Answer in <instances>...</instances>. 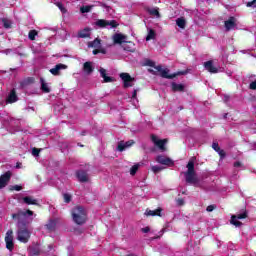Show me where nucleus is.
I'll use <instances>...</instances> for the list:
<instances>
[{
  "label": "nucleus",
  "mask_w": 256,
  "mask_h": 256,
  "mask_svg": "<svg viewBox=\"0 0 256 256\" xmlns=\"http://www.w3.org/2000/svg\"><path fill=\"white\" fill-rule=\"evenodd\" d=\"M12 217L13 219H19L17 239L20 241V243H27L31 237V232H29V230H27L23 226V222H21V219H27V217H33V211L31 210L21 211L18 214H13Z\"/></svg>",
  "instance_id": "f257e3e1"
},
{
  "label": "nucleus",
  "mask_w": 256,
  "mask_h": 256,
  "mask_svg": "<svg viewBox=\"0 0 256 256\" xmlns=\"http://www.w3.org/2000/svg\"><path fill=\"white\" fill-rule=\"evenodd\" d=\"M187 171L184 173L186 183L190 185H196L199 183V179H197V174L195 173V158H191L187 164Z\"/></svg>",
  "instance_id": "f03ea898"
},
{
  "label": "nucleus",
  "mask_w": 256,
  "mask_h": 256,
  "mask_svg": "<svg viewBox=\"0 0 256 256\" xmlns=\"http://www.w3.org/2000/svg\"><path fill=\"white\" fill-rule=\"evenodd\" d=\"M72 218L77 225H83L87 221V212L83 207L78 206L72 210Z\"/></svg>",
  "instance_id": "7ed1b4c3"
},
{
  "label": "nucleus",
  "mask_w": 256,
  "mask_h": 256,
  "mask_svg": "<svg viewBox=\"0 0 256 256\" xmlns=\"http://www.w3.org/2000/svg\"><path fill=\"white\" fill-rule=\"evenodd\" d=\"M115 45H123V43H129L130 47L124 46V51H133L135 44L131 41H127V35L122 33H116L112 37Z\"/></svg>",
  "instance_id": "20e7f679"
},
{
  "label": "nucleus",
  "mask_w": 256,
  "mask_h": 256,
  "mask_svg": "<svg viewBox=\"0 0 256 256\" xmlns=\"http://www.w3.org/2000/svg\"><path fill=\"white\" fill-rule=\"evenodd\" d=\"M156 73H159L164 79H173L177 77V75H181V73L177 74H169V70L167 68H163L160 65L154 67Z\"/></svg>",
  "instance_id": "39448f33"
},
{
  "label": "nucleus",
  "mask_w": 256,
  "mask_h": 256,
  "mask_svg": "<svg viewBox=\"0 0 256 256\" xmlns=\"http://www.w3.org/2000/svg\"><path fill=\"white\" fill-rule=\"evenodd\" d=\"M155 160L156 163H159L160 165H165L166 167H173V165H175V162L165 155H158Z\"/></svg>",
  "instance_id": "423d86ee"
},
{
  "label": "nucleus",
  "mask_w": 256,
  "mask_h": 256,
  "mask_svg": "<svg viewBox=\"0 0 256 256\" xmlns=\"http://www.w3.org/2000/svg\"><path fill=\"white\" fill-rule=\"evenodd\" d=\"M120 79H122L125 89H127L128 87H133L135 83V78L131 77L129 73H121Z\"/></svg>",
  "instance_id": "0eeeda50"
},
{
  "label": "nucleus",
  "mask_w": 256,
  "mask_h": 256,
  "mask_svg": "<svg viewBox=\"0 0 256 256\" xmlns=\"http://www.w3.org/2000/svg\"><path fill=\"white\" fill-rule=\"evenodd\" d=\"M95 24L97 27H106L107 29H115L119 25L115 20L107 21L103 19L97 20Z\"/></svg>",
  "instance_id": "6e6552de"
},
{
  "label": "nucleus",
  "mask_w": 256,
  "mask_h": 256,
  "mask_svg": "<svg viewBox=\"0 0 256 256\" xmlns=\"http://www.w3.org/2000/svg\"><path fill=\"white\" fill-rule=\"evenodd\" d=\"M6 248L9 251H13L15 243L13 242V230H8L5 236Z\"/></svg>",
  "instance_id": "1a4fd4ad"
},
{
  "label": "nucleus",
  "mask_w": 256,
  "mask_h": 256,
  "mask_svg": "<svg viewBox=\"0 0 256 256\" xmlns=\"http://www.w3.org/2000/svg\"><path fill=\"white\" fill-rule=\"evenodd\" d=\"M151 140L153 141L154 145L160 149V151H166L165 145H167V139H159L157 136L152 135Z\"/></svg>",
  "instance_id": "9d476101"
},
{
  "label": "nucleus",
  "mask_w": 256,
  "mask_h": 256,
  "mask_svg": "<svg viewBox=\"0 0 256 256\" xmlns=\"http://www.w3.org/2000/svg\"><path fill=\"white\" fill-rule=\"evenodd\" d=\"M247 218V213H242V214H238L237 216H232L231 218V224L235 225V227H241V222L239 221V219H246Z\"/></svg>",
  "instance_id": "9b49d317"
},
{
  "label": "nucleus",
  "mask_w": 256,
  "mask_h": 256,
  "mask_svg": "<svg viewBox=\"0 0 256 256\" xmlns=\"http://www.w3.org/2000/svg\"><path fill=\"white\" fill-rule=\"evenodd\" d=\"M237 27V19L235 17H230L227 21H225L226 31H231V29H235Z\"/></svg>",
  "instance_id": "f8f14e48"
},
{
  "label": "nucleus",
  "mask_w": 256,
  "mask_h": 256,
  "mask_svg": "<svg viewBox=\"0 0 256 256\" xmlns=\"http://www.w3.org/2000/svg\"><path fill=\"white\" fill-rule=\"evenodd\" d=\"M9 179H11V172H6L2 176H0V189H3V187L7 186V183H9Z\"/></svg>",
  "instance_id": "ddd939ff"
},
{
  "label": "nucleus",
  "mask_w": 256,
  "mask_h": 256,
  "mask_svg": "<svg viewBox=\"0 0 256 256\" xmlns=\"http://www.w3.org/2000/svg\"><path fill=\"white\" fill-rule=\"evenodd\" d=\"M133 140H130V141H127V142H123V141H120L118 143V146H117V151H125V149H129V147H131V145H133Z\"/></svg>",
  "instance_id": "4468645a"
},
{
  "label": "nucleus",
  "mask_w": 256,
  "mask_h": 256,
  "mask_svg": "<svg viewBox=\"0 0 256 256\" xmlns=\"http://www.w3.org/2000/svg\"><path fill=\"white\" fill-rule=\"evenodd\" d=\"M204 67L206 71H209V73H219V68L213 65V61L205 62Z\"/></svg>",
  "instance_id": "2eb2a0df"
},
{
  "label": "nucleus",
  "mask_w": 256,
  "mask_h": 256,
  "mask_svg": "<svg viewBox=\"0 0 256 256\" xmlns=\"http://www.w3.org/2000/svg\"><path fill=\"white\" fill-rule=\"evenodd\" d=\"M67 69V65L65 64H57L54 68L50 69V73L52 75H60L61 71Z\"/></svg>",
  "instance_id": "dca6fc26"
},
{
  "label": "nucleus",
  "mask_w": 256,
  "mask_h": 256,
  "mask_svg": "<svg viewBox=\"0 0 256 256\" xmlns=\"http://www.w3.org/2000/svg\"><path fill=\"white\" fill-rule=\"evenodd\" d=\"M94 69L95 68L93 67V62L88 61L83 64V71L86 75H91Z\"/></svg>",
  "instance_id": "f3484780"
},
{
  "label": "nucleus",
  "mask_w": 256,
  "mask_h": 256,
  "mask_svg": "<svg viewBox=\"0 0 256 256\" xmlns=\"http://www.w3.org/2000/svg\"><path fill=\"white\" fill-rule=\"evenodd\" d=\"M100 75L104 79V83H111L113 81V78L107 76V70L104 68H100Z\"/></svg>",
  "instance_id": "a211bd4d"
},
{
  "label": "nucleus",
  "mask_w": 256,
  "mask_h": 256,
  "mask_svg": "<svg viewBox=\"0 0 256 256\" xmlns=\"http://www.w3.org/2000/svg\"><path fill=\"white\" fill-rule=\"evenodd\" d=\"M77 177H78L79 181H81L82 183L89 181V176L87 175V172H85V171H78Z\"/></svg>",
  "instance_id": "6ab92c4d"
},
{
  "label": "nucleus",
  "mask_w": 256,
  "mask_h": 256,
  "mask_svg": "<svg viewBox=\"0 0 256 256\" xmlns=\"http://www.w3.org/2000/svg\"><path fill=\"white\" fill-rule=\"evenodd\" d=\"M145 215L150 217H161V208H158L156 210H146Z\"/></svg>",
  "instance_id": "aec40b11"
},
{
  "label": "nucleus",
  "mask_w": 256,
  "mask_h": 256,
  "mask_svg": "<svg viewBox=\"0 0 256 256\" xmlns=\"http://www.w3.org/2000/svg\"><path fill=\"white\" fill-rule=\"evenodd\" d=\"M40 83H41V90L44 93H49L51 91V88H49V84H47L43 78L40 79Z\"/></svg>",
  "instance_id": "412c9836"
},
{
  "label": "nucleus",
  "mask_w": 256,
  "mask_h": 256,
  "mask_svg": "<svg viewBox=\"0 0 256 256\" xmlns=\"http://www.w3.org/2000/svg\"><path fill=\"white\" fill-rule=\"evenodd\" d=\"M0 25H3V27H5V29H11L12 22H11V20H9L7 18H2L0 20Z\"/></svg>",
  "instance_id": "4be33fe9"
},
{
  "label": "nucleus",
  "mask_w": 256,
  "mask_h": 256,
  "mask_svg": "<svg viewBox=\"0 0 256 256\" xmlns=\"http://www.w3.org/2000/svg\"><path fill=\"white\" fill-rule=\"evenodd\" d=\"M17 101V95L15 94V90H12L6 100L7 103H15Z\"/></svg>",
  "instance_id": "5701e85b"
},
{
  "label": "nucleus",
  "mask_w": 256,
  "mask_h": 256,
  "mask_svg": "<svg viewBox=\"0 0 256 256\" xmlns=\"http://www.w3.org/2000/svg\"><path fill=\"white\" fill-rule=\"evenodd\" d=\"M55 227H57V221L56 220H50L47 224H46V229L48 231H55Z\"/></svg>",
  "instance_id": "b1692460"
},
{
  "label": "nucleus",
  "mask_w": 256,
  "mask_h": 256,
  "mask_svg": "<svg viewBox=\"0 0 256 256\" xmlns=\"http://www.w3.org/2000/svg\"><path fill=\"white\" fill-rule=\"evenodd\" d=\"M91 35V30L89 28H85L84 30L80 31L78 36L84 39L85 37H89Z\"/></svg>",
  "instance_id": "393cba45"
},
{
  "label": "nucleus",
  "mask_w": 256,
  "mask_h": 256,
  "mask_svg": "<svg viewBox=\"0 0 256 256\" xmlns=\"http://www.w3.org/2000/svg\"><path fill=\"white\" fill-rule=\"evenodd\" d=\"M23 201H24V203H26V205H37V200H35L29 196L24 197Z\"/></svg>",
  "instance_id": "a878e982"
},
{
  "label": "nucleus",
  "mask_w": 256,
  "mask_h": 256,
  "mask_svg": "<svg viewBox=\"0 0 256 256\" xmlns=\"http://www.w3.org/2000/svg\"><path fill=\"white\" fill-rule=\"evenodd\" d=\"M212 148L214 151H217V153H219V155H221V157H223V155H225V152H223V150H221V148H219V144L213 143Z\"/></svg>",
  "instance_id": "bb28decb"
},
{
  "label": "nucleus",
  "mask_w": 256,
  "mask_h": 256,
  "mask_svg": "<svg viewBox=\"0 0 256 256\" xmlns=\"http://www.w3.org/2000/svg\"><path fill=\"white\" fill-rule=\"evenodd\" d=\"M172 89L173 91H183L185 87L183 86V84L172 83Z\"/></svg>",
  "instance_id": "cd10ccee"
},
{
  "label": "nucleus",
  "mask_w": 256,
  "mask_h": 256,
  "mask_svg": "<svg viewBox=\"0 0 256 256\" xmlns=\"http://www.w3.org/2000/svg\"><path fill=\"white\" fill-rule=\"evenodd\" d=\"M101 45V40L100 39H95L94 41L90 42L88 44V47H94L97 48Z\"/></svg>",
  "instance_id": "c85d7f7f"
},
{
  "label": "nucleus",
  "mask_w": 256,
  "mask_h": 256,
  "mask_svg": "<svg viewBox=\"0 0 256 256\" xmlns=\"http://www.w3.org/2000/svg\"><path fill=\"white\" fill-rule=\"evenodd\" d=\"M148 12L154 17H159V8H149Z\"/></svg>",
  "instance_id": "c756f323"
},
{
  "label": "nucleus",
  "mask_w": 256,
  "mask_h": 256,
  "mask_svg": "<svg viewBox=\"0 0 256 256\" xmlns=\"http://www.w3.org/2000/svg\"><path fill=\"white\" fill-rule=\"evenodd\" d=\"M176 24L180 27V29H185V20L183 18H178L176 20Z\"/></svg>",
  "instance_id": "7c9ffc66"
},
{
  "label": "nucleus",
  "mask_w": 256,
  "mask_h": 256,
  "mask_svg": "<svg viewBox=\"0 0 256 256\" xmlns=\"http://www.w3.org/2000/svg\"><path fill=\"white\" fill-rule=\"evenodd\" d=\"M30 41H35V37H37V30H31L28 34Z\"/></svg>",
  "instance_id": "2f4dec72"
},
{
  "label": "nucleus",
  "mask_w": 256,
  "mask_h": 256,
  "mask_svg": "<svg viewBox=\"0 0 256 256\" xmlns=\"http://www.w3.org/2000/svg\"><path fill=\"white\" fill-rule=\"evenodd\" d=\"M139 164H135L134 166L131 167L130 169V175H135V173H137V171H139Z\"/></svg>",
  "instance_id": "473e14b6"
},
{
  "label": "nucleus",
  "mask_w": 256,
  "mask_h": 256,
  "mask_svg": "<svg viewBox=\"0 0 256 256\" xmlns=\"http://www.w3.org/2000/svg\"><path fill=\"white\" fill-rule=\"evenodd\" d=\"M151 39H155V31L153 30H149L146 41H151Z\"/></svg>",
  "instance_id": "72a5a7b5"
},
{
  "label": "nucleus",
  "mask_w": 256,
  "mask_h": 256,
  "mask_svg": "<svg viewBox=\"0 0 256 256\" xmlns=\"http://www.w3.org/2000/svg\"><path fill=\"white\" fill-rule=\"evenodd\" d=\"M92 7L93 6H82L80 8V11H81V13H89V11H91Z\"/></svg>",
  "instance_id": "f704fd0d"
},
{
  "label": "nucleus",
  "mask_w": 256,
  "mask_h": 256,
  "mask_svg": "<svg viewBox=\"0 0 256 256\" xmlns=\"http://www.w3.org/2000/svg\"><path fill=\"white\" fill-rule=\"evenodd\" d=\"M151 170L153 171V173H159L160 171H163V167H161V166H152Z\"/></svg>",
  "instance_id": "c9c22d12"
},
{
  "label": "nucleus",
  "mask_w": 256,
  "mask_h": 256,
  "mask_svg": "<svg viewBox=\"0 0 256 256\" xmlns=\"http://www.w3.org/2000/svg\"><path fill=\"white\" fill-rule=\"evenodd\" d=\"M56 5L62 13H66L67 10L65 9V7H63V4L58 2Z\"/></svg>",
  "instance_id": "e433bc0d"
},
{
  "label": "nucleus",
  "mask_w": 256,
  "mask_h": 256,
  "mask_svg": "<svg viewBox=\"0 0 256 256\" xmlns=\"http://www.w3.org/2000/svg\"><path fill=\"white\" fill-rule=\"evenodd\" d=\"M23 189V187H21L20 185H14L11 187L12 191H21Z\"/></svg>",
  "instance_id": "4c0bfd02"
},
{
  "label": "nucleus",
  "mask_w": 256,
  "mask_h": 256,
  "mask_svg": "<svg viewBox=\"0 0 256 256\" xmlns=\"http://www.w3.org/2000/svg\"><path fill=\"white\" fill-rule=\"evenodd\" d=\"M145 65H148V67H154V68L157 67V66H155V62H153L151 60H146Z\"/></svg>",
  "instance_id": "58836bf2"
},
{
  "label": "nucleus",
  "mask_w": 256,
  "mask_h": 256,
  "mask_svg": "<svg viewBox=\"0 0 256 256\" xmlns=\"http://www.w3.org/2000/svg\"><path fill=\"white\" fill-rule=\"evenodd\" d=\"M41 152V150L37 149V148H33L32 150V155H34V157L39 156V153Z\"/></svg>",
  "instance_id": "ea45409f"
},
{
  "label": "nucleus",
  "mask_w": 256,
  "mask_h": 256,
  "mask_svg": "<svg viewBox=\"0 0 256 256\" xmlns=\"http://www.w3.org/2000/svg\"><path fill=\"white\" fill-rule=\"evenodd\" d=\"M64 201H65V203H70V201H71V195H69V194H64Z\"/></svg>",
  "instance_id": "a19ab883"
},
{
  "label": "nucleus",
  "mask_w": 256,
  "mask_h": 256,
  "mask_svg": "<svg viewBox=\"0 0 256 256\" xmlns=\"http://www.w3.org/2000/svg\"><path fill=\"white\" fill-rule=\"evenodd\" d=\"M215 206L214 205H210L206 208V211H208V213H211V211H214Z\"/></svg>",
  "instance_id": "79ce46f5"
},
{
  "label": "nucleus",
  "mask_w": 256,
  "mask_h": 256,
  "mask_svg": "<svg viewBox=\"0 0 256 256\" xmlns=\"http://www.w3.org/2000/svg\"><path fill=\"white\" fill-rule=\"evenodd\" d=\"M250 89L255 90L256 89V79L250 83Z\"/></svg>",
  "instance_id": "37998d69"
},
{
  "label": "nucleus",
  "mask_w": 256,
  "mask_h": 256,
  "mask_svg": "<svg viewBox=\"0 0 256 256\" xmlns=\"http://www.w3.org/2000/svg\"><path fill=\"white\" fill-rule=\"evenodd\" d=\"M151 231V228L149 226L142 228V233H149Z\"/></svg>",
  "instance_id": "c03bdc74"
},
{
  "label": "nucleus",
  "mask_w": 256,
  "mask_h": 256,
  "mask_svg": "<svg viewBox=\"0 0 256 256\" xmlns=\"http://www.w3.org/2000/svg\"><path fill=\"white\" fill-rule=\"evenodd\" d=\"M255 1L256 0H253L252 2H248L247 7H253L255 5Z\"/></svg>",
  "instance_id": "a18cd8bd"
},
{
  "label": "nucleus",
  "mask_w": 256,
  "mask_h": 256,
  "mask_svg": "<svg viewBox=\"0 0 256 256\" xmlns=\"http://www.w3.org/2000/svg\"><path fill=\"white\" fill-rule=\"evenodd\" d=\"M132 99H137V90L133 91Z\"/></svg>",
  "instance_id": "49530a36"
},
{
  "label": "nucleus",
  "mask_w": 256,
  "mask_h": 256,
  "mask_svg": "<svg viewBox=\"0 0 256 256\" xmlns=\"http://www.w3.org/2000/svg\"><path fill=\"white\" fill-rule=\"evenodd\" d=\"M234 167H241V163L240 162L234 163Z\"/></svg>",
  "instance_id": "de8ad7c7"
},
{
  "label": "nucleus",
  "mask_w": 256,
  "mask_h": 256,
  "mask_svg": "<svg viewBox=\"0 0 256 256\" xmlns=\"http://www.w3.org/2000/svg\"><path fill=\"white\" fill-rule=\"evenodd\" d=\"M99 53V50H93V55H97Z\"/></svg>",
  "instance_id": "09e8293b"
},
{
  "label": "nucleus",
  "mask_w": 256,
  "mask_h": 256,
  "mask_svg": "<svg viewBox=\"0 0 256 256\" xmlns=\"http://www.w3.org/2000/svg\"><path fill=\"white\" fill-rule=\"evenodd\" d=\"M178 205H183V200H178Z\"/></svg>",
  "instance_id": "8fccbe9b"
},
{
  "label": "nucleus",
  "mask_w": 256,
  "mask_h": 256,
  "mask_svg": "<svg viewBox=\"0 0 256 256\" xmlns=\"http://www.w3.org/2000/svg\"><path fill=\"white\" fill-rule=\"evenodd\" d=\"M150 73H155V71L153 69H149Z\"/></svg>",
  "instance_id": "3c124183"
}]
</instances>
